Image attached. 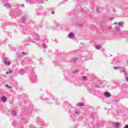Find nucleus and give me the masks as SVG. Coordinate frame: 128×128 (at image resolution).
Masks as SVG:
<instances>
[{"label":"nucleus","instance_id":"11","mask_svg":"<svg viewBox=\"0 0 128 128\" xmlns=\"http://www.w3.org/2000/svg\"><path fill=\"white\" fill-rule=\"evenodd\" d=\"M64 104V108H68L70 106V104H69L68 102H66Z\"/></svg>","mask_w":128,"mask_h":128},{"label":"nucleus","instance_id":"39","mask_svg":"<svg viewBox=\"0 0 128 128\" xmlns=\"http://www.w3.org/2000/svg\"><path fill=\"white\" fill-rule=\"evenodd\" d=\"M32 112H30V114H32Z\"/></svg>","mask_w":128,"mask_h":128},{"label":"nucleus","instance_id":"12","mask_svg":"<svg viewBox=\"0 0 128 128\" xmlns=\"http://www.w3.org/2000/svg\"><path fill=\"white\" fill-rule=\"evenodd\" d=\"M68 38H74V34L72 32H70L68 35Z\"/></svg>","mask_w":128,"mask_h":128},{"label":"nucleus","instance_id":"18","mask_svg":"<svg viewBox=\"0 0 128 128\" xmlns=\"http://www.w3.org/2000/svg\"><path fill=\"white\" fill-rule=\"evenodd\" d=\"M100 48H101L100 46L98 44L96 46V50H100Z\"/></svg>","mask_w":128,"mask_h":128},{"label":"nucleus","instance_id":"27","mask_svg":"<svg viewBox=\"0 0 128 128\" xmlns=\"http://www.w3.org/2000/svg\"><path fill=\"white\" fill-rule=\"evenodd\" d=\"M76 60H78V58H75V59H74V63H76Z\"/></svg>","mask_w":128,"mask_h":128},{"label":"nucleus","instance_id":"25","mask_svg":"<svg viewBox=\"0 0 128 128\" xmlns=\"http://www.w3.org/2000/svg\"><path fill=\"white\" fill-rule=\"evenodd\" d=\"M55 26H62V25L58 24V22H56Z\"/></svg>","mask_w":128,"mask_h":128},{"label":"nucleus","instance_id":"16","mask_svg":"<svg viewBox=\"0 0 128 128\" xmlns=\"http://www.w3.org/2000/svg\"><path fill=\"white\" fill-rule=\"evenodd\" d=\"M20 74H22V76H24V69H21L20 70Z\"/></svg>","mask_w":128,"mask_h":128},{"label":"nucleus","instance_id":"30","mask_svg":"<svg viewBox=\"0 0 128 128\" xmlns=\"http://www.w3.org/2000/svg\"><path fill=\"white\" fill-rule=\"evenodd\" d=\"M124 128H128V125H126Z\"/></svg>","mask_w":128,"mask_h":128},{"label":"nucleus","instance_id":"2","mask_svg":"<svg viewBox=\"0 0 128 128\" xmlns=\"http://www.w3.org/2000/svg\"><path fill=\"white\" fill-rule=\"evenodd\" d=\"M22 10L18 9L16 10L14 12L12 11L11 12H10V16H12L13 18H16L18 16H22Z\"/></svg>","mask_w":128,"mask_h":128},{"label":"nucleus","instance_id":"8","mask_svg":"<svg viewBox=\"0 0 128 128\" xmlns=\"http://www.w3.org/2000/svg\"><path fill=\"white\" fill-rule=\"evenodd\" d=\"M28 18V16L26 15H24L22 17V22L23 24H24L26 22V20Z\"/></svg>","mask_w":128,"mask_h":128},{"label":"nucleus","instance_id":"1","mask_svg":"<svg viewBox=\"0 0 128 128\" xmlns=\"http://www.w3.org/2000/svg\"><path fill=\"white\" fill-rule=\"evenodd\" d=\"M41 98L42 100H43L44 102H46L47 104H53L54 102L56 105H58V99L56 98V97H54V96L51 95L50 96L49 98H42V97H41Z\"/></svg>","mask_w":128,"mask_h":128},{"label":"nucleus","instance_id":"4","mask_svg":"<svg viewBox=\"0 0 128 128\" xmlns=\"http://www.w3.org/2000/svg\"><path fill=\"white\" fill-rule=\"evenodd\" d=\"M26 2H30V4H34L38 2V4H42L44 2L42 0H26Z\"/></svg>","mask_w":128,"mask_h":128},{"label":"nucleus","instance_id":"41","mask_svg":"<svg viewBox=\"0 0 128 128\" xmlns=\"http://www.w3.org/2000/svg\"><path fill=\"white\" fill-rule=\"evenodd\" d=\"M48 42V40H47V42Z\"/></svg>","mask_w":128,"mask_h":128},{"label":"nucleus","instance_id":"36","mask_svg":"<svg viewBox=\"0 0 128 128\" xmlns=\"http://www.w3.org/2000/svg\"><path fill=\"white\" fill-rule=\"evenodd\" d=\"M110 20H114V18H110Z\"/></svg>","mask_w":128,"mask_h":128},{"label":"nucleus","instance_id":"37","mask_svg":"<svg viewBox=\"0 0 128 128\" xmlns=\"http://www.w3.org/2000/svg\"><path fill=\"white\" fill-rule=\"evenodd\" d=\"M108 30H110V27H108Z\"/></svg>","mask_w":128,"mask_h":128},{"label":"nucleus","instance_id":"5","mask_svg":"<svg viewBox=\"0 0 128 128\" xmlns=\"http://www.w3.org/2000/svg\"><path fill=\"white\" fill-rule=\"evenodd\" d=\"M29 76L30 80H32V82H36V80H38L36 76L34 74H30Z\"/></svg>","mask_w":128,"mask_h":128},{"label":"nucleus","instance_id":"10","mask_svg":"<svg viewBox=\"0 0 128 128\" xmlns=\"http://www.w3.org/2000/svg\"><path fill=\"white\" fill-rule=\"evenodd\" d=\"M112 126L116 128H120V123L118 122L112 123Z\"/></svg>","mask_w":128,"mask_h":128},{"label":"nucleus","instance_id":"3","mask_svg":"<svg viewBox=\"0 0 128 128\" xmlns=\"http://www.w3.org/2000/svg\"><path fill=\"white\" fill-rule=\"evenodd\" d=\"M78 116H80V110L76 109L74 111L72 112L70 117L72 118H74V117Z\"/></svg>","mask_w":128,"mask_h":128},{"label":"nucleus","instance_id":"33","mask_svg":"<svg viewBox=\"0 0 128 128\" xmlns=\"http://www.w3.org/2000/svg\"><path fill=\"white\" fill-rule=\"evenodd\" d=\"M6 88H8V84H6Z\"/></svg>","mask_w":128,"mask_h":128},{"label":"nucleus","instance_id":"34","mask_svg":"<svg viewBox=\"0 0 128 128\" xmlns=\"http://www.w3.org/2000/svg\"><path fill=\"white\" fill-rule=\"evenodd\" d=\"M8 88H12V86H8Z\"/></svg>","mask_w":128,"mask_h":128},{"label":"nucleus","instance_id":"28","mask_svg":"<svg viewBox=\"0 0 128 128\" xmlns=\"http://www.w3.org/2000/svg\"><path fill=\"white\" fill-rule=\"evenodd\" d=\"M51 14H55L54 10L53 11H52V12H51Z\"/></svg>","mask_w":128,"mask_h":128},{"label":"nucleus","instance_id":"32","mask_svg":"<svg viewBox=\"0 0 128 128\" xmlns=\"http://www.w3.org/2000/svg\"><path fill=\"white\" fill-rule=\"evenodd\" d=\"M39 62H40V64H42V59L39 60Z\"/></svg>","mask_w":128,"mask_h":128},{"label":"nucleus","instance_id":"42","mask_svg":"<svg viewBox=\"0 0 128 128\" xmlns=\"http://www.w3.org/2000/svg\"><path fill=\"white\" fill-rule=\"evenodd\" d=\"M66 0V2H67L68 0Z\"/></svg>","mask_w":128,"mask_h":128},{"label":"nucleus","instance_id":"35","mask_svg":"<svg viewBox=\"0 0 128 128\" xmlns=\"http://www.w3.org/2000/svg\"><path fill=\"white\" fill-rule=\"evenodd\" d=\"M116 30H118V27H116Z\"/></svg>","mask_w":128,"mask_h":128},{"label":"nucleus","instance_id":"24","mask_svg":"<svg viewBox=\"0 0 128 128\" xmlns=\"http://www.w3.org/2000/svg\"><path fill=\"white\" fill-rule=\"evenodd\" d=\"M82 79L83 80H86V76H82Z\"/></svg>","mask_w":128,"mask_h":128},{"label":"nucleus","instance_id":"13","mask_svg":"<svg viewBox=\"0 0 128 128\" xmlns=\"http://www.w3.org/2000/svg\"><path fill=\"white\" fill-rule=\"evenodd\" d=\"M0 100L2 102H6V98L5 96H1Z\"/></svg>","mask_w":128,"mask_h":128},{"label":"nucleus","instance_id":"26","mask_svg":"<svg viewBox=\"0 0 128 128\" xmlns=\"http://www.w3.org/2000/svg\"><path fill=\"white\" fill-rule=\"evenodd\" d=\"M80 72V70H76L74 71V72H73V73H74V74H76V72Z\"/></svg>","mask_w":128,"mask_h":128},{"label":"nucleus","instance_id":"9","mask_svg":"<svg viewBox=\"0 0 128 128\" xmlns=\"http://www.w3.org/2000/svg\"><path fill=\"white\" fill-rule=\"evenodd\" d=\"M104 96H106V98H110L112 96V94H110V93L108 92H104Z\"/></svg>","mask_w":128,"mask_h":128},{"label":"nucleus","instance_id":"7","mask_svg":"<svg viewBox=\"0 0 128 128\" xmlns=\"http://www.w3.org/2000/svg\"><path fill=\"white\" fill-rule=\"evenodd\" d=\"M42 7H41L40 8L38 9V10L36 11V14L37 16H42Z\"/></svg>","mask_w":128,"mask_h":128},{"label":"nucleus","instance_id":"22","mask_svg":"<svg viewBox=\"0 0 128 128\" xmlns=\"http://www.w3.org/2000/svg\"><path fill=\"white\" fill-rule=\"evenodd\" d=\"M84 106V102L79 103V106Z\"/></svg>","mask_w":128,"mask_h":128},{"label":"nucleus","instance_id":"19","mask_svg":"<svg viewBox=\"0 0 128 128\" xmlns=\"http://www.w3.org/2000/svg\"><path fill=\"white\" fill-rule=\"evenodd\" d=\"M118 26H124V23L122 22H119L118 23Z\"/></svg>","mask_w":128,"mask_h":128},{"label":"nucleus","instance_id":"23","mask_svg":"<svg viewBox=\"0 0 128 128\" xmlns=\"http://www.w3.org/2000/svg\"><path fill=\"white\" fill-rule=\"evenodd\" d=\"M12 70H10L8 72H6V74H12Z\"/></svg>","mask_w":128,"mask_h":128},{"label":"nucleus","instance_id":"43","mask_svg":"<svg viewBox=\"0 0 128 128\" xmlns=\"http://www.w3.org/2000/svg\"><path fill=\"white\" fill-rule=\"evenodd\" d=\"M110 56H112V55H110Z\"/></svg>","mask_w":128,"mask_h":128},{"label":"nucleus","instance_id":"38","mask_svg":"<svg viewBox=\"0 0 128 128\" xmlns=\"http://www.w3.org/2000/svg\"><path fill=\"white\" fill-rule=\"evenodd\" d=\"M24 6V4H22V6Z\"/></svg>","mask_w":128,"mask_h":128},{"label":"nucleus","instance_id":"20","mask_svg":"<svg viewBox=\"0 0 128 128\" xmlns=\"http://www.w3.org/2000/svg\"><path fill=\"white\" fill-rule=\"evenodd\" d=\"M42 47L44 48H46V44L44 43H43L42 44Z\"/></svg>","mask_w":128,"mask_h":128},{"label":"nucleus","instance_id":"29","mask_svg":"<svg viewBox=\"0 0 128 128\" xmlns=\"http://www.w3.org/2000/svg\"><path fill=\"white\" fill-rule=\"evenodd\" d=\"M122 34H128V32H122Z\"/></svg>","mask_w":128,"mask_h":128},{"label":"nucleus","instance_id":"14","mask_svg":"<svg viewBox=\"0 0 128 128\" xmlns=\"http://www.w3.org/2000/svg\"><path fill=\"white\" fill-rule=\"evenodd\" d=\"M124 64V60H120V61H119V60H117V63H116V64L118 66H120V64Z\"/></svg>","mask_w":128,"mask_h":128},{"label":"nucleus","instance_id":"15","mask_svg":"<svg viewBox=\"0 0 128 128\" xmlns=\"http://www.w3.org/2000/svg\"><path fill=\"white\" fill-rule=\"evenodd\" d=\"M4 6H6V8H10L11 6L10 3H6L4 4Z\"/></svg>","mask_w":128,"mask_h":128},{"label":"nucleus","instance_id":"31","mask_svg":"<svg viewBox=\"0 0 128 128\" xmlns=\"http://www.w3.org/2000/svg\"><path fill=\"white\" fill-rule=\"evenodd\" d=\"M22 54H26V52H22Z\"/></svg>","mask_w":128,"mask_h":128},{"label":"nucleus","instance_id":"6","mask_svg":"<svg viewBox=\"0 0 128 128\" xmlns=\"http://www.w3.org/2000/svg\"><path fill=\"white\" fill-rule=\"evenodd\" d=\"M3 62L6 66H10V62L8 61V58H3Z\"/></svg>","mask_w":128,"mask_h":128},{"label":"nucleus","instance_id":"17","mask_svg":"<svg viewBox=\"0 0 128 128\" xmlns=\"http://www.w3.org/2000/svg\"><path fill=\"white\" fill-rule=\"evenodd\" d=\"M12 114L13 116H16V110H12Z\"/></svg>","mask_w":128,"mask_h":128},{"label":"nucleus","instance_id":"21","mask_svg":"<svg viewBox=\"0 0 128 128\" xmlns=\"http://www.w3.org/2000/svg\"><path fill=\"white\" fill-rule=\"evenodd\" d=\"M114 70H120L122 68L121 66H117V67H114Z\"/></svg>","mask_w":128,"mask_h":128},{"label":"nucleus","instance_id":"40","mask_svg":"<svg viewBox=\"0 0 128 128\" xmlns=\"http://www.w3.org/2000/svg\"><path fill=\"white\" fill-rule=\"evenodd\" d=\"M114 24H116V23H114Z\"/></svg>","mask_w":128,"mask_h":128}]
</instances>
